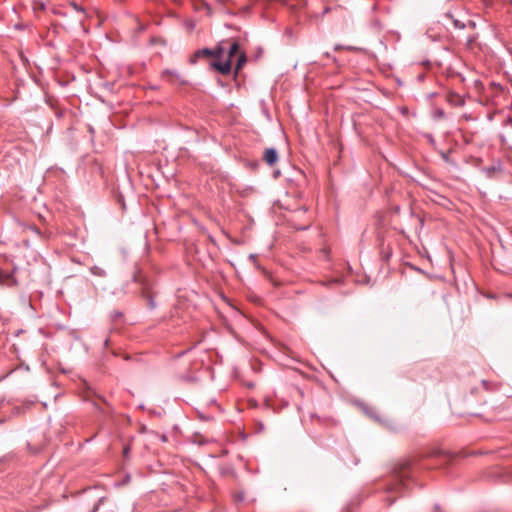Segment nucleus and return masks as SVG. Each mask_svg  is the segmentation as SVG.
<instances>
[{
    "label": "nucleus",
    "mask_w": 512,
    "mask_h": 512,
    "mask_svg": "<svg viewBox=\"0 0 512 512\" xmlns=\"http://www.w3.org/2000/svg\"><path fill=\"white\" fill-rule=\"evenodd\" d=\"M224 42H228V44L225 45L226 51L223 57L218 61H213L211 66L221 74H229L231 71L232 58L238 56L235 67L236 72H238L246 63V55L244 52H240L239 44L236 41L231 42L230 40H225Z\"/></svg>",
    "instance_id": "1"
},
{
    "label": "nucleus",
    "mask_w": 512,
    "mask_h": 512,
    "mask_svg": "<svg viewBox=\"0 0 512 512\" xmlns=\"http://www.w3.org/2000/svg\"><path fill=\"white\" fill-rule=\"evenodd\" d=\"M226 44H228V42H220L215 49L204 48L196 51L191 57V63H195L197 58L200 57H213L215 61L220 60L226 51Z\"/></svg>",
    "instance_id": "2"
},
{
    "label": "nucleus",
    "mask_w": 512,
    "mask_h": 512,
    "mask_svg": "<svg viewBox=\"0 0 512 512\" xmlns=\"http://www.w3.org/2000/svg\"><path fill=\"white\" fill-rule=\"evenodd\" d=\"M263 159L269 166H273L278 161V153L274 148H267L263 153Z\"/></svg>",
    "instance_id": "3"
},
{
    "label": "nucleus",
    "mask_w": 512,
    "mask_h": 512,
    "mask_svg": "<svg viewBox=\"0 0 512 512\" xmlns=\"http://www.w3.org/2000/svg\"><path fill=\"white\" fill-rule=\"evenodd\" d=\"M448 101L455 106H462L464 104V99L455 93L448 95Z\"/></svg>",
    "instance_id": "4"
},
{
    "label": "nucleus",
    "mask_w": 512,
    "mask_h": 512,
    "mask_svg": "<svg viewBox=\"0 0 512 512\" xmlns=\"http://www.w3.org/2000/svg\"><path fill=\"white\" fill-rule=\"evenodd\" d=\"M163 77L167 78L171 82H175L176 80H179V78H180L176 72L170 71V70L164 71Z\"/></svg>",
    "instance_id": "5"
},
{
    "label": "nucleus",
    "mask_w": 512,
    "mask_h": 512,
    "mask_svg": "<svg viewBox=\"0 0 512 512\" xmlns=\"http://www.w3.org/2000/svg\"><path fill=\"white\" fill-rule=\"evenodd\" d=\"M0 282L3 284H7V285H10L12 282L14 283L12 276L9 274H7V275L0 274Z\"/></svg>",
    "instance_id": "6"
},
{
    "label": "nucleus",
    "mask_w": 512,
    "mask_h": 512,
    "mask_svg": "<svg viewBox=\"0 0 512 512\" xmlns=\"http://www.w3.org/2000/svg\"><path fill=\"white\" fill-rule=\"evenodd\" d=\"M91 272L96 276H104V270L97 266L91 267Z\"/></svg>",
    "instance_id": "7"
},
{
    "label": "nucleus",
    "mask_w": 512,
    "mask_h": 512,
    "mask_svg": "<svg viewBox=\"0 0 512 512\" xmlns=\"http://www.w3.org/2000/svg\"><path fill=\"white\" fill-rule=\"evenodd\" d=\"M72 6H73V8H74L75 10H77V11H81V12L85 13L84 9H83L82 7H80V6H78L76 3H74V2H73V3H72Z\"/></svg>",
    "instance_id": "8"
},
{
    "label": "nucleus",
    "mask_w": 512,
    "mask_h": 512,
    "mask_svg": "<svg viewBox=\"0 0 512 512\" xmlns=\"http://www.w3.org/2000/svg\"><path fill=\"white\" fill-rule=\"evenodd\" d=\"M99 503L93 508L92 512H96L98 510Z\"/></svg>",
    "instance_id": "9"
},
{
    "label": "nucleus",
    "mask_w": 512,
    "mask_h": 512,
    "mask_svg": "<svg viewBox=\"0 0 512 512\" xmlns=\"http://www.w3.org/2000/svg\"><path fill=\"white\" fill-rule=\"evenodd\" d=\"M436 453H438V451L434 450V452L431 454V456L436 455Z\"/></svg>",
    "instance_id": "10"
},
{
    "label": "nucleus",
    "mask_w": 512,
    "mask_h": 512,
    "mask_svg": "<svg viewBox=\"0 0 512 512\" xmlns=\"http://www.w3.org/2000/svg\"><path fill=\"white\" fill-rule=\"evenodd\" d=\"M124 453L127 454L128 453V448H125L124 449Z\"/></svg>",
    "instance_id": "11"
}]
</instances>
